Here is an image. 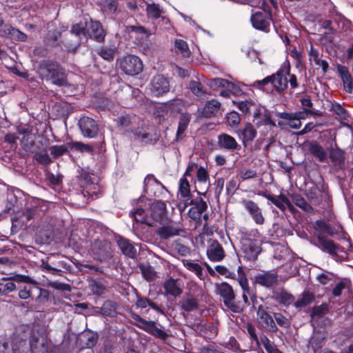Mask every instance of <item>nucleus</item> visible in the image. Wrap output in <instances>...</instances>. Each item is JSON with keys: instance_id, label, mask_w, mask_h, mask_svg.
Instances as JSON below:
<instances>
[{"instance_id": "nucleus-1", "label": "nucleus", "mask_w": 353, "mask_h": 353, "mask_svg": "<svg viewBox=\"0 0 353 353\" xmlns=\"http://www.w3.org/2000/svg\"><path fill=\"white\" fill-rule=\"evenodd\" d=\"M38 73L42 79L53 84L63 86L67 85L66 75L59 63L50 60H43L38 66Z\"/></svg>"}, {"instance_id": "nucleus-2", "label": "nucleus", "mask_w": 353, "mask_h": 353, "mask_svg": "<svg viewBox=\"0 0 353 353\" xmlns=\"http://www.w3.org/2000/svg\"><path fill=\"white\" fill-rule=\"evenodd\" d=\"M241 250L245 259L254 261L257 259L261 252V240L259 232L255 230L250 233H245L241 238Z\"/></svg>"}, {"instance_id": "nucleus-3", "label": "nucleus", "mask_w": 353, "mask_h": 353, "mask_svg": "<svg viewBox=\"0 0 353 353\" xmlns=\"http://www.w3.org/2000/svg\"><path fill=\"white\" fill-rule=\"evenodd\" d=\"M308 115H320L313 110L296 112H279L277 114L279 120L277 124L282 130L299 129L301 126V119H305Z\"/></svg>"}, {"instance_id": "nucleus-4", "label": "nucleus", "mask_w": 353, "mask_h": 353, "mask_svg": "<svg viewBox=\"0 0 353 353\" xmlns=\"http://www.w3.org/2000/svg\"><path fill=\"white\" fill-rule=\"evenodd\" d=\"M216 292L222 299L223 303L234 313H241L244 309L243 305L235 301V294L232 287L225 282L216 284Z\"/></svg>"}, {"instance_id": "nucleus-5", "label": "nucleus", "mask_w": 353, "mask_h": 353, "mask_svg": "<svg viewBox=\"0 0 353 353\" xmlns=\"http://www.w3.org/2000/svg\"><path fill=\"white\" fill-rule=\"evenodd\" d=\"M129 315L131 319L132 323L134 325L159 339L164 340L167 338V333L161 328L157 327L154 321L145 320L139 314L132 311L129 312Z\"/></svg>"}, {"instance_id": "nucleus-6", "label": "nucleus", "mask_w": 353, "mask_h": 353, "mask_svg": "<svg viewBox=\"0 0 353 353\" xmlns=\"http://www.w3.org/2000/svg\"><path fill=\"white\" fill-rule=\"evenodd\" d=\"M262 8L264 12L257 11L253 13L250 17V21L255 29L268 32L272 21V10L265 3L263 4Z\"/></svg>"}, {"instance_id": "nucleus-7", "label": "nucleus", "mask_w": 353, "mask_h": 353, "mask_svg": "<svg viewBox=\"0 0 353 353\" xmlns=\"http://www.w3.org/2000/svg\"><path fill=\"white\" fill-rule=\"evenodd\" d=\"M120 69L128 75H137L143 70L141 59L134 55L128 54L118 60Z\"/></svg>"}, {"instance_id": "nucleus-8", "label": "nucleus", "mask_w": 353, "mask_h": 353, "mask_svg": "<svg viewBox=\"0 0 353 353\" xmlns=\"http://www.w3.org/2000/svg\"><path fill=\"white\" fill-rule=\"evenodd\" d=\"M92 252L101 262L109 260L112 256L111 243L105 240L95 241L92 245Z\"/></svg>"}, {"instance_id": "nucleus-9", "label": "nucleus", "mask_w": 353, "mask_h": 353, "mask_svg": "<svg viewBox=\"0 0 353 353\" xmlns=\"http://www.w3.org/2000/svg\"><path fill=\"white\" fill-rule=\"evenodd\" d=\"M290 68L280 69L275 74L270 75L271 85L279 93L284 92L288 88V75L290 74Z\"/></svg>"}, {"instance_id": "nucleus-10", "label": "nucleus", "mask_w": 353, "mask_h": 353, "mask_svg": "<svg viewBox=\"0 0 353 353\" xmlns=\"http://www.w3.org/2000/svg\"><path fill=\"white\" fill-rule=\"evenodd\" d=\"M188 205H193L188 212V216L194 221H200L201 214L208 209L207 202L200 196L194 200L191 199L189 203L185 204V206Z\"/></svg>"}, {"instance_id": "nucleus-11", "label": "nucleus", "mask_w": 353, "mask_h": 353, "mask_svg": "<svg viewBox=\"0 0 353 353\" xmlns=\"http://www.w3.org/2000/svg\"><path fill=\"white\" fill-rule=\"evenodd\" d=\"M256 316L259 323L266 331L272 333L278 331V327L272 316L268 313L262 305L258 307Z\"/></svg>"}, {"instance_id": "nucleus-12", "label": "nucleus", "mask_w": 353, "mask_h": 353, "mask_svg": "<svg viewBox=\"0 0 353 353\" xmlns=\"http://www.w3.org/2000/svg\"><path fill=\"white\" fill-rule=\"evenodd\" d=\"M151 218L154 222L163 223L168 220L166 205L161 201H154L150 208Z\"/></svg>"}, {"instance_id": "nucleus-13", "label": "nucleus", "mask_w": 353, "mask_h": 353, "mask_svg": "<svg viewBox=\"0 0 353 353\" xmlns=\"http://www.w3.org/2000/svg\"><path fill=\"white\" fill-rule=\"evenodd\" d=\"M242 204L256 224L263 225L264 223L265 217L262 209L256 203L251 200L244 199L242 201Z\"/></svg>"}, {"instance_id": "nucleus-14", "label": "nucleus", "mask_w": 353, "mask_h": 353, "mask_svg": "<svg viewBox=\"0 0 353 353\" xmlns=\"http://www.w3.org/2000/svg\"><path fill=\"white\" fill-rule=\"evenodd\" d=\"M150 90L154 96L159 97L169 92L170 83L163 75H156L151 81Z\"/></svg>"}, {"instance_id": "nucleus-15", "label": "nucleus", "mask_w": 353, "mask_h": 353, "mask_svg": "<svg viewBox=\"0 0 353 353\" xmlns=\"http://www.w3.org/2000/svg\"><path fill=\"white\" fill-rule=\"evenodd\" d=\"M165 190V187L152 174H148L144 180V191L150 196H159V192L154 190Z\"/></svg>"}, {"instance_id": "nucleus-16", "label": "nucleus", "mask_w": 353, "mask_h": 353, "mask_svg": "<svg viewBox=\"0 0 353 353\" xmlns=\"http://www.w3.org/2000/svg\"><path fill=\"white\" fill-rule=\"evenodd\" d=\"M87 33L91 39L97 42H102L105 37V32L101 23L97 21H90L87 26Z\"/></svg>"}, {"instance_id": "nucleus-17", "label": "nucleus", "mask_w": 353, "mask_h": 353, "mask_svg": "<svg viewBox=\"0 0 353 353\" xmlns=\"http://www.w3.org/2000/svg\"><path fill=\"white\" fill-rule=\"evenodd\" d=\"M147 16L149 19L156 20L161 18V21L163 23L168 24L170 23L168 18L163 17L164 14V10L159 4L154 2L148 3L145 8Z\"/></svg>"}, {"instance_id": "nucleus-18", "label": "nucleus", "mask_w": 353, "mask_h": 353, "mask_svg": "<svg viewBox=\"0 0 353 353\" xmlns=\"http://www.w3.org/2000/svg\"><path fill=\"white\" fill-rule=\"evenodd\" d=\"M206 252L208 259L212 261H220L225 257L223 247L216 240L210 241Z\"/></svg>"}, {"instance_id": "nucleus-19", "label": "nucleus", "mask_w": 353, "mask_h": 353, "mask_svg": "<svg viewBox=\"0 0 353 353\" xmlns=\"http://www.w3.org/2000/svg\"><path fill=\"white\" fill-rule=\"evenodd\" d=\"M254 279L256 283L270 288L277 283L278 274L274 272H264L256 274Z\"/></svg>"}, {"instance_id": "nucleus-20", "label": "nucleus", "mask_w": 353, "mask_h": 353, "mask_svg": "<svg viewBox=\"0 0 353 353\" xmlns=\"http://www.w3.org/2000/svg\"><path fill=\"white\" fill-rule=\"evenodd\" d=\"M303 148L309 153L312 154L319 161L323 162L326 159L327 154L325 150L316 142H305Z\"/></svg>"}, {"instance_id": "nucleus-21", "label": "nucleus", "mask_w": 353, "mask_h": 353, "mask_svg": "<svg viewBox=\"0 0 353 353\" xmlns=\"http://www.w3.org/2000/svg\"><path fill=\"white\" fill-rule=\"evenodd\" d=\"M0 34L3 37H8L15 41H25L27 39L25 33L8 24L5 25L0 30Z\"/></svg>"}, {"instance_id": "nucleus-22", "label": "nucleus", "mask_w": 353, "mask_h": 353, "mask_svg": "<svg viewBox=\"0 0 353 353\" xmlns=\"http://www.w3.org/2000/svg\"><path fill=\"white\" fill-rule=\"evenodd\" d=\"M182 310L190 312L196 310L199 307L198 299L190 293H187L179 303Z\"/></svg>"}, {"instance_id": "nucleus-23", "label": "nucleus", "mask_w": 353, "mask_h": 353, "mask_svg": "<svg viewBox=\"0 0 353 353\" xmlns=\"http://www.w3.org/2000/svg\"><path fill=\"white\" fill-rule=\"evenodd\" d=\"M337 71L343 81L344 88L348 93L353 90V79L347 67L341 65H337Z\"/></svg>"}, {"instance_id": "nucleus-24", "label": "nucleus", "mask_w": 353, "mask_h": 353, "mask_svg": "<svg viewBox=\"0 0 353 353\" xmlns=\"http://www.w3.org/2000/svg\"><path fill=\"white\" fill-rule=\"evenodd\" d=\"M163 288L166 295H170L174 297L180 296L183 292V290L181 288L178 280L174 279L173 278H170L165 281L163 283Z\"/></svg>"}, {"instance_id": "nucleus-25", "label": "nucleus", "mask_w": 353, "mask_h": 353, "mask_svg": "<svg viewBox=\"0 0 353 353\" xmlns=\"http://www.w3.org/2000/svg\"><path fill=\"white\" fill-rule=\"evenodd\" d=\"M117 244L125 256L131 259H134L136 257L137 250L129 240L123 237H119Z\"/></svg>"}, {"instance_id": "nucleus-26", "label": "nucleus", "mask_w": 353, "mask_h": 353, "mask_svg": "<svg viewBox=\"0 0 353 353\" xmlns=\"http://www.w3.org/2000/svg\"><path fill=\"white\" fill-rule=\"evenodd\" d=\"M30 349L32 353H47V340L43 336H32L30 339Z\"/></svg>"}, {"instance_id": "nucleus-27", "label": "nucleus", "mask_w": 353, "mask_h": 353, "mask_svg": "<svg viewBox=\"0 0 353 353\" xmlns=\"http://www.w3.org/2000/svg\"><path fill=\"white\" fill-rule=\"evenodd\" d=\"M61 42L68 52H74L79 48L81 41L77 36L68 32L63 35Z\"/></svg>"}, {"instance_id": "nucleus-28", "label": "nucleus", "mask_w": 353, "mask_h": 353, "mask_svg": "<svg viewBox=\"0 0 353 353\" xmlns=\"http://www.w3.org/2000/svg\"><path fill=\"white\" fill-rule=\"evenodd\" d=\"M259 194L267 199L268 201H271L282 212L285 211L286 204L288 202L289 199L283 194H280L279 196H274L272 194L263 192Z\"/></svg>"}, {"instance_id": "nucleus-29", "label": "nucleus", "mask_w": 353, "mask_h": 353, "mask_svg": "<svg viewBox=\"0 0 353 353\" xmlns=\"http://www.w3.org/2000/svg\"><path fill=\"white\" fill-rule=\"evenodd\" d=\"M221 110V103L217 100L212 99L206 102L201 112V115L204 117L215 116Z\"/></svg>"}, {"instance_id": "nucleus-30", "label": "nucleus", "mask_w": 353, "mask_h": 353, "mask_svg": "<svg viewBox=\"0 0 353 353\" xmlns=\"http://www.w3.org/2000/svg\"><path fill=\"white\" fill-rule=\"evenodd\" d=\"M78 124L81 132H97L99 130L96 121L88 117L81 118Z\"/></svg>"}, {"instance_id": "nucleus-31", "label": "nucleus", "mask_w": 353, "mask_h": 353, "mask_svg": "<svg viewBox=\"0 0 353 353\" xmlns=\"http://www.w3.org/2000/svg\"><path fill=\"white\" fill-rule=\"evenodd\" d=\"M218 146L219 148L232 150L236 148L237 143L233 137L228 134H221L218 137Z\"/></svg>"}, {"instance_id": "nucleus-32", "label": "nucleus", "mask_w": 353, "mask_h": 353, "mask_svg": "<svg viewBox=\"0 0 353 353\" xmlns=\"http://www.w3.org/2000/svg\"><path fill=\"white\" fill-rule=\"evenodd\" d=\"M89 289L96 295H103L107 291L105 281L102 279H91L89 280Z\"/></svg>"}, {"instance_id": "nucleus-33", "label": "nucleus", "mask_w": 353, "mask_h": 353, "mask_svg": "<svg viewBox=\"0 0 353 353\" xmlns=\"http://www.w3.org/2000/svg\"><path fill=\"white\" fill-rule=\"evenodd\" d=\"M183 231L181 226L166 225L159 228L158 234L161 238L167 239L170 237L179 235Z\"/></svg>"}, {"instance_id": "nucleus-34", "label": "nucleus", "mask_w": 353, "mask_h": 353, "mask_svg": "<svg viewBox=\"0 0 353 353\" xmlns=\"http://www.w3.org/2000/svg\"><path fill=\"white\" fill-rule=\"evenodd\" d=\"M273 299L280 305L288 306L294 302V297L291 294L284 290L276 292Z\"/></svg>"}, {"instance_id": "nucleus-35", "label": "nucleus", "mask_w": 353, "mask_h": 353, "mask_svg": "<svg viewBox=\"0 0 353 353\" xmlns=\"http://www.w3.org/2000/svg\"><path fill=\"white\" fill-rule=\"evenodd\" d=\"M117 304L114 301L107 300L99 309V311L101 315L114 317L117 314Z\"/></svg>"}, {"instance_id": "nucleus-36", "label": "nucleus", "mask_w": 353, "mask_h": 353, "mask_svg": "<svg viewBox=\"0 0 353 353\" xmlns=\"http://www.w3.org/2000/svg\"><path fill=\"white\" fill-rule=\"evenodd\" d=\"M318 246L322 250L327 252L330 254H335L337 248L333 241L321 236L318 238Z\"/></svg>"}, {"instance_id": "nucleus-37", "label": "nucleus", "mask_w": 353, "mask_h": 353, "mask_svg": "<svg viewBox=\"0 0 353 353\" xmlns=\"http://www.w3.org/2000/svg\"><path fill=\"white\" fill-rule=\"evenodd\" d=\"M292 198L294 204L302 210L309 214H313L314 213V210L311 205L309 204L301 195L294 194Z\"/></svg>"}, {"instance_id": "nucleus-38", "label": "nucleus", "mask_w": 353, "mask_h": 353, "mask_svg": "<svg viewBox=\"0 0 353 353\" xmlns=\"http://www.w3.org/2000/svg\"><path fill=\"white\" fill-rule=\"evenodd\" d=\"M174 50L176 54H180L183 57H189L191 54L187 42L182 39L175 40Z\"/></svg>"}, {"instance_id": "nucleus-39", "label": "nucleus", "mask_w": 353, "mask_h": 353, "mask_svg": "<svg viewBox=\"0 0 353 353\" xmlns=\"http://www.w3.org/2000/svg\"><path fill=\"white\" fill-rule=\"evenodd\" d=\"M116 52V48L102 46L99 49L98 54L104 60L110 62L114 60Z\"/></svg>"}, {"instance_id": "nucleus-40", "label": "nucleus", "mask_w": 353, "mask_h": 353, "mask_svg": "<svg viewBox=\"0 0 353 353\" xmlns=\"http://www.w3.org/2000/svg\"><path fill=\"white\" fill-rule=\"evenodd\" d=\"M314 295L309 291H304L296 302H294V306L296 308H301L309 305L314 301Z\"/></svg>"}, {"instance_id": "nucleus-41", "label": "nucleus", "mask_w": 353, "mask_h": 353, "mask_svg": "<svg viewBox=\"0 0 353 353\" xmlns=\"http://www.w3.org/2000/svg\"><path fill=\"white\" fill-rule=\"evenodd\" d=\"M132 215L137 222L145 223L150 226L154 224L150 219V216L146 215L145 210L142 208H137L134 212H132Z\"/></svg>"}, {"instance_id": "nucleus-42", "label": "nucleus", "mask_w": 353, "mask_h": 353, "mask_svg": "<svg viewBox=\"0 0 353 353\" xmlns=\"http://www.w3.org/2000/svg\"><path fill=\"white\" fill-rule=\"evenodd\" d=\"M306 196L309 201L314 205H318L321 201V192L318 188L312 187L306 192Z\"/></svg>"}, {"instance_id": "nucleus-43", "label": "nucleus", "mask_w": 353, "mask_h": 353, "mask_svg": "<svg viewBox=\"0 0 353 353\" xmlns=\"http://www.w3.org/2000/svg\"><path fill=\"white\" fill-rule=\"evenodd\" d=\"M329 110L333 112L341 119H346L348 117L347 112L339 103L330 102L329 104Z\"/></svg>"}, {"instance_id": "nucleus-44", "label": "nucleus", "mask_w": 353, "mask_h": 353, "mask_svg": "<svg viewBox=\"0 0 353 353\" xmlns=\"http://www.w3.org/2000/svg\"><path fill=\"white\" fill-rule=\"evenodd\" d=\"M182 262L183 265L186 267L189 270L195 272V274L198 276L199 278H202L203 268L199 263L185 259H183Z\"/></svg>"}, {"instance_id": "nucleus-45", "label": "nucleus", "mask_w": 353, "mask_h": 353, "mask_svg": "<svg viewBox=\"0 0 353 353\" xmlns=\"http://www.w3.org/2000/svg\"><path fill=\"white\" fill-rule=\"evenodd\" d=\"M139 269L141 271L143 276L148 281H153L156 277V272L153 268L149 265L141 264Z\"/></svg>"}, {"instance_id": "nucleus-46", "label": "nucleus", "mask_w": 353, "mask_h": 353, "mask_svg": "<svg viewBox=\"0 0 353 353\" xmlns=\"http://www.w3.org/2000/svg\"><path fill=\"white\" fill-rule=\"evenodd\" d=\"M179 192L183 198H189L190 196V183L185 177H182L179 181Z\"/></svg>"}, {"instance_id": "nucleus-47", "label": "nucleus", "mask_w": 353, "mask_h": 353, "mask_svg": "<svg viewBox=\"0 0 353 353\" xmlns=\"http://www.w3.org/2000/svg\"><path fill=\"white\" fill-rule=\"evenodd\" d=\"M327 312L328 307L325 304L315 306L312 309V317L314 321H319L320 319L323 318V316L327 313Z\"/></svg>"}, {"instance_id": "nucleus-48", "label": "nucleus", "mask_w": 353, "mask_h": 353, "mask_svg": "<svg viewBox=\"0 0 353 353\" xmlns=\"http://www.w3.org/2000/svg\"><path fill=\"white\" fill-rule=\"evenodd\" d=\"M69 32L72 33V34L77 36L81 40L82 37L85 36L86 26L82 22L75 23L72 26L71 30Z\"/></svg>"}, {"instance_id": "nucleus-49", "label": "nucleus", "mask_w": 353, "mask_h": 353, "mask_svg": "<svg viewBox=\"0 0 353 353\" xmlns=\"http://www.w3.org/2000/svg\"><path fill=\"white\" fill-rule=\"evenodd\" d=\"M136 139L146 143H154L160 138V134H136Z\"/></svg>"}, {"instance_id": "nucleus-50", "label": "nucleus", "mask_w": 353, "mask_h": 353, "mask_svg": "<svg viewBox=\"0 0 353 353\" xmlns=\"http://www.w3.org/2000/svg\"><path fill=\"white\" fill-rule=\"evenodd\" d=\"M102 5L105 12L109 14H112L117 10L119 0H103Z\"/></svg>"}, {"instance_id": "nucleus-51", "label": "nucleus", "mask_w": 353, "mask_h": 353, "mask_svg": "<svg viewBox=\"0 0 353 353\" xmlns=\"http://www.w3.org/2000/svg\"><path fill=\"white\" fill-rule=\"evenodd\" d=\"M232 84L226 79L216 78L212 79L210 82V86L213 89L218 88H227L229 89Z\"/></svg>"}, {"instance_id": "nucleus-52", "label": "nucleus", "mask_w": 353, "mask_h": 353, "mask_svg": "<svg viewBox=\"0 0 353 353\" xmlns=\"http://www.w3.org/2000/svg\"><path fill=\"white\" fill-rule=\"evenodd\" d=\"M190 121V115L188 113H183L179 117L178 130L176 132H183Z\"/></svg>"}, {"instance_id": "nucleus-53", "label": "nucleus", "mask_w": 353, "mask_h": 353, "mask_svg": "<svg viewBox=\"0 0 353 353\" xmlns=\"http://www.w3.org/2000/svg\"><path fill=\"white\" fill-rule=\"evenodd\" d=\"M49 150L51 155L54 158H57L68 152L66 145H53Z\"/></svg>"}, {"instance_id": "nucleus-54", "label": "nucleus", "mask_w": 353, "mask_h": 353, "mask_svg": "<svg viewBox=\"0 0 353 353\" xmlns=\"http://www.w3.org/2000/svg\"><path fill=\"white\" fill-rule=\"evenodd\" d=\"M189 88L192 93L197 97H201L205 93L203 86L199 81H191L189 83Z\"/></svg>"}, {"instance_id": "nucleus-55", "label": "nucleus", "mask_w": 353, "mask_h": 353, "mask_svg": "<svg viewBox=\"0 0 353 353\" xmlns=\"http://www.w3.org/2000/svg\"><path fill=\"white\" fill-rule=\"evenodd\" d=\"M240 121V116L236 112H230L226 116V123L232 127L237 126Z\"/></svg>"}, {"instance_id": "nucleus-56", "label": "nucleus", "mask_w": 353, "mask_h": 353, "mask_svg": "<svg viewBox=\"0 0 353 353\" xmlns=\"http://www.w3.org/2000/svg\"><path fill=\"white\" fill-rule=\"evenodd\" d=\"M274 318L276 322V323L283 327L287 328L290 326V320L284 316L282 314L279 312L274 313Z\"/></svg>"}, {"instance_id": "nucleus-57", "label": "nucleus", "mask_w": 353, "mask_h": 353, "mask_svg": "<svg viewBox=\"0 0 353 353\" xmlns=\"http://www.w3.org/2000/svg\"><path fill=\"white\" fill-rule=\"evenodd\" d=\"M271 85V77L270 76H268L265 78H264L262 80L256 81L253 83V86L255 88H257L258 89L264 90V91H268V85Z\"/></svg>"}, {"instance_id": "nucleus-58", "label": "nucleus", "mask_w": 353, "mask_h": 353, "mask_svg": "<svg viewBox=\"0 0 353 353\" xmlns=\"http://www.w3.org/2000/svg\"><path fill=\"white\" fill-rule=\"evenodd\" d=\"M47 286L51 287L55 290L60 291H71V287L69 284L63 283L58 281H49Z\"/></svg>"}, {"instance_id": "nucleus-59", "label": "nucleus", "mask_w": 353, "mask_h": 353, "mask_svg": "<svg viewBox=\"0 0 353 353\" xmlns=\"http://www.w3.org/2000/svg\"><path fill=\"white\" fill-rule=\"evenodd\" d=\"M43 270L49 272L53 275L61 276L62 271L59 269L52 267L48 262L42 261L41 265Z\"/></svg>"}, {"instance_id": "nucleus-60", "label": "nucleus", "mask_w": 353, "mask_h": 353, "mask_svg": "<svg viewBox=\"0 0 353 353\" xmlns=\"http://www.w3.org/2000/svg\"><path fill=\"white\" fill-rule=\"evenodd\" d=\"M237 281L241 287L243 291L247 292L248 294H250V290L248 285V281L245 277V274H239L237 278Z\"/></svg>"}, {"instance_id": "nucleus-61", "label": "nucleus", "mask_w": 353, "mask_h": 353, "mask_svg": "<svg viewBox=\"0 0 353 353\" xmlns=\"http://www.w3.org/2000/svg\"><path fill=\"white\" fill-rule=\"evenodd\" d=\"M290 56L295 61L296 66L297 68L301 67L302 65L301 53L299 51H298L296 48H293L290 52Z\"/></svg>"}, {"instance_id": "nucleus-62", "label": "nucleus", "mask_w": 353, "mask_h": 353, "mask_svg": "<svg viewBox=\"0 0 353 353\" xmlns=\"http://www.w3.org/2000/svg\"><path fill=\"white\" fill-rule=\"evenodd\" d=\"M240 173L243 180L254 179L257 176L256 172L252 170H241Z\"/></svg>"}, {"instance_id": "nucleus-63", "label": "nucleus", "mask_w": 353, "mask_h": 353, "mask_svg": "<svg viewBox=\"0 0 353 353\" xmlns=\"http://www.w3.org/2000/svg\"><path fill=\"white\" fill-rule=\"evenodd\" d=\"M174 249L179 254L183 256L188 255L190 252V248L181 243H176Z\"/></svg>"}, {"instance_id": "nucleus-64", "label": "nucleus", "mask_w": 353, "mask_h": 353, "mask_svg": "<svg viewBox=\"0 0 353 353\" xmlns=\"http://www.w3.org/2000/svg\"><path fill=\"white\" fill-rule=\"evenodd\" d=\"M32 293V288L30 286L24 285L23 288H21L19 291V297L21 299H27L30 297Z\"/></svg>"}]
</instances>
